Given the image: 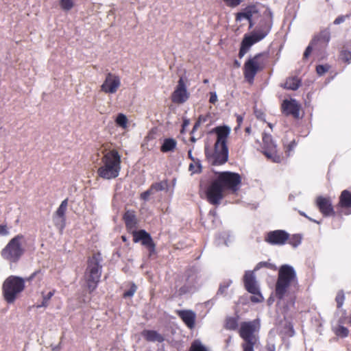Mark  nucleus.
<instances>
[{"label": "nucleus", "mask_w": 351, "mask_h": 351, "mask_svg": "<svg viewBox=\"0 0 351 351\" xmlns=\"http://www.w3.org/2000/svg\"><path fill=\"white\" fill-rule=\"evenodd\" d=\"M241 182V176L237 173L223 171L208 187L206 195L208 202L213 205H219L224 197L226 191L235 193Z\"/></svg>", "instance_id": "obj_1"}, {"label": "nucleus", "mask_w": 351, "mask_h": 351, "mask_svg": "<svg viewBox=\"0 0 351 351\" xmlns=\"http://www.w3.org/2000/svg\"><path fill=\"white\" fill-rule=\"evenodd\" d=\"M273 17L271 9L267 8L254 32L244 35L238 54L239 58H242L253 45L263 40L269 34L273 26Z\"/></svg>", "instance_id": "obj_2"}, {"label": "nucleus", "mask_w": 351, "mask_h": 351, "mask_svg": "<svg viewBox=\"0 0 351 351\" xmlns=\"http://www.w3.org/2000/svg\"><path fill=\"white\" fill-rule=\"evenodd\" d=\"M121 156L117 149H112L104 154L101 159V166L97 169L99 177L111 180L119 176L121 171Z\"/></svg>", "instance_id": "obj_3"}, {"label": "nucleus", "mask_w": 351, "mask_h": 351, "mask_svg": "<svg viewBox=\"0 0 351 351\" xmlns=\"http://www.w3.org/2000/svg\"><path fill=\"white\" fill-rule=\"evenodd\" d=\"M213 132L217 134V140L214 146V152L212 154V163L214 165L224 164L228 158V149L227 138L230 130L228 126H217L213 129Z\"/></svg>", "instance_id": "obj_4"}, {"label": "nucleus", "mask_w": 351, "mask_h": 351, "mask_svg": "<svg viewBox=\"0 0 351 351\" xmlns=\"http://www.w3.org/2000/svg\"><path fill=\"white\" fill-rule=\"evenodd\" d=\"M101 254H94L87 261L85 271V280L89 293L93 292L97 287L101 276L102 266L100 265Z\"/></svg>", "instance_id": "obj_5"}, {"label": "nucleus", "mask_w": 351, "mask_h": 351, "mask_svg": "<svg viewBox=\"0 0 351 351\" xmlns=\"http://www.w3.org/2000/svg\"><path fill=\"white\" fill-rule=\"evenodd\" d=\"M267 58L268 54L261 52L247 59L244 63L243 69L246 82L250 84L254 83L256 75L265 68Z\"/></svg>", "instance_id": "obj_6"}, {"label": "nucleus", "mask_w": 351, "mask_h": 351, "mask_svg": "<svg viewBox=\"0 0 351 351\" xmlns=\"http://www.w3.org/2000/svg\"><path fill=\"white\" fill-rule=\"evenodd\" d=\"M296 281V274L293 268L288 265H282L278 271V279L276 283V295L281 300L287 293L288 287L292 282Z\"/></svg>", "instance_id": "obj_7"}, {"label": "nucleus", "mask_w": 351, "mask_h": 351, "mask_svg": "<svg viewBox=\"0 0 351 351\" xmlns=\"http://www.w3.org/2000/svg\"><path fill=\"white\" fill-rule=\"evenodd\" d=\"M25 287L23 278L15 276H9L4 281L2 287L5 300L8 303H13L17 295L24 290Z\"/></svg>", "instance_id": "obj_8"}, {"label": "nucleus", "mask_w": 351, "mask_h": 351, "mask_svg": "<svg viewBox=\"0 0 351 351\" xmlns=\"http://www.w3.org/2000/svg\"><path fill=\"white\" fill-rule=\"evenodd\" d=\"M24 236L21 234L13 237L3 249L1 256L10 263H16L24 254V249L21 245V241Z\"/></svg>", "instance_id": "obj_9"}, {"label": "nucleus", "mask_w": 351, "mask_h": 351, "mask_svg": "<svg viewBox=\"0 0 351 351\" xmlns=\"http://www.w3.org/2000/svg\"><path fill=\"white\" fill-rule=\"evenodd\" d=\"M263 145L262 152L269 160L274 162H280L281 156L278 154L277 151V146L273 141L272 136L270 134L263 133L262 136Z\"/></svg>", "instance_id": "obj_10"}, {"label": "nucleus", "mask_w": 351, "mask_h": 351, "mask_svg": "<svg viewBox=\"0 0 351 351\" xmlns=\"http://www.w3.org/2000/svg\"><path fill=\"white\" fill-rule=\"evenodd\" d=\"M315 204L324 217L337 216V209L335 210L330 197L318 196L316 198Z\"/></svg>", "instance_id": "obj_11"}, {"label": "nucleus", "mask_w": 351, "mask_h": 351, "mask_svg": "<svg viewBox=\"0 0 351 351\" xmlns=\"http://www.w3.org/2000/svg\"><path fill=\"white\" fill-rule=\"evenodd\" d=\"M121 86L120 77L112 73H108L101 86V90L106 94H114Z\"/></svg>", "instance_id": "obj_12"}, {"label": "nucleus", "mask_w": 351, "mask_h": 351, "mask_svg": "<svg viewBox=\"0 0 351 351\" xmlns=\"http://www.w3.org/2000/svg\"><path fill=\"white\" fill-rule=\"evenodd\" d=\"M337 209V216L350 215L351 213V190H343L341 191L339 202L335 206Z\"/></svg>", "instance_id": "obj_13"}, {"label": "nucleus", "mask_w": 351, "mask_h": 351, "mask_svg": "<svg viewBox=\"0 0 351 351\" xmlns=\"http://www.w3.org/2000/svg\"><path fill=\"white\" fill-rule=\"evenodd\" d=\"M189 93L187 91L186 85L183 77H180L178 84L171 94V99L174 104H181L189 98Z\"/></svg>", "instance_id": "obj_14"}, {"label": "nucleus", "mask_w": 351, "mask_h": 351, "mask_svg": "<svg viewBox=\"0 0 351 351\" xmlns=\"http://www.w3.org/2000/svg\"><path fill=\"white\" fill-rule=\"evenodd\" d=\"M132 234L133 241L134 243L141 241V244L148 249L150 256L155 253L156 245L149 233L144 230H140L138 231L134 230L132 232Z\"/></svg>", "instance_id": "obj_15"}, {"label": "nucleus", "mask_w": 351, "mask_h": 351, "mask_svg": "<svg viewBox=\"0 0 351 351\" xmlns=\"http://www.w3.org/2000/svg\"><path fill=\"white\" fill-rule=\"evenodd\" d=\"M289 233L283 230L268 232L265 236V241L272 245H283L287 243Z\"/></svg>", "instance_id": "obj_16"}, {"label": "nucleus", "mask_w": 351, "mask_h": 351, "mask_svg": "<svg viewBox=\"0 0 351 351\" xmlns=\"http://www.w3.org/2000/svg\"><path fill=\"white\" fill-rule=\"evenodd\" d=\"M300 110V105L294 99H285L281 104V112L287 117L291 116L294 119H298Z\"/></svg>", "instance_id": "obj_17"}, {"label": "nucleus", "mask_w": 351, "mask_h": 351, "mask_svg": "<svg viewBox=\"0 0 351 351\" xmlns=\"http://www.w3.org/2000/svg\"><path fill=\"white\" fill-rule=\"evenodd\" d=\"M255 326L252 322H243L239 329V335L244 342L257 341V338L254 335Z\"/></svg>", "instance_id": "obj_18"}, {"label": "nucleus", "mask_w": 351, "mask_h": 351, "mask_svg": "<svg viewBox=\"0 0 351 351\" xmlns=\"http://www.w3.org/2000/svg\"><path fill=\"white\" fill-rule=\"evenodd\" d=\"M176 314L189 328L193 329L195 327L196 315L193 311L178 310L176 311Z\"/></svg>", "instance_id": "obj_19"}, {"label": "nucleus", "mask_w": 351, "mask_h": 351, "mask_svg": "<svg viewBox=\"0 0 351 351\" xmlns=\"http://www.w3.org/2000/svg\"><path fill=\"white\" fill-rule=\"evenodd\" d=\"M243 282L245 289L250 293H256L259 289L253 271H247L243 277Z\"/></svg>", "instance_id": "obj_20"}, {"label": "nucleus", "mask_w": 351, "mask_h": 351, "mask_svg": "<svg viewBox=\"0 0 351 351\" xmlns=\"http://www.w3.org/2000/svg\"><path fill=\"white\" fill-rule=\"evenodd\" d=\"M123 220L125 222L128 231L134 232L137 226V219L134 210H126L123 216Z\"/></svg>", "instance_id": "obj_21"}, {"label": "nucleus", "mask_w": 351, "mask_h": 351, "mask_svg": "<svg viewBox=\"0 0 351 351\" xmlns=\"http://www.w3.org/2000/svg\"><path fill=\"white\" fill-rule=\"evenodd\" d=\"M256 12H257V9L254 5H248L244 9L243 12H238L236 14V20L241 21L242 19H245L250 23V27H252L253 25L252 16Z\"/></svg>", "instance_id": "obj_22"}, {"label": "nucleus", "mask_w": 351, "mask_h": 351, "mask_svg": "<svg viewBox=\"0 0 351 351\" xmlns=\"http://www.w3.org/2000/svg\"><path fill=\"white\" fill-rule=\"evenodd\" d=\"M330 39V32L329 29L326 28L321 30L317 34L315 35L312 39V44L327 45Z\"/></svg>", "instance_id": "obj_23"}, {"label": "nucleus", "mask_w": 351, "mask_h": 351, "mask_svg": "<svg viewBox=\"0 0 351 351\" xmlns=\"http://www.w3.org/2000/svg\"><path fill=\"white\" fill-rule=\"evenodd\" d=\"M142 335L146 341L151 342L157 341L161 343L165 339L162 335L153 330H144L142 332Z\"/></svg>", "instance_id": "obj_24"}, {"label": "nucleus", "mask_w": 351, "mask_h": 351, "mask_svg": "<svg viewBox=\"0 0 351 351\" xmlns=\"http://www.w3.org/2000/svg\"><path fill=\"white\" fill-rule=\"evenodd\" d=\"M301 84V81L298 77H289L287 78L283 88L288 90H295Z\"/></svg>", "instance_id": "obj_25"}, {"label": "nucleus", "mask_w": 351, "mask_h": 351, "mask_svg": "<svg viewBox=\"0 0 351 351\" xmlns=\"http://www.w3.org/2000/svg\"><path fill=\"white\" fill-rule=\"evenodd\" d=\"M177 142L172 138H165L160 147V151L163 153L173 152L176 147Z\"/></svg>", "instance_id": "obj_26"}, {"label": "nucleus", "mask_w": 351, "mask_h": 351, "mask_svg": "<svg viewBox=\"0 0 351 351\" xmlns=\"http://www.w3.org/2000/svg\"><path fill=\"white\" fill-rule=\"evenodd\" d=\"M68 206V199H65L63 200L60 206L58 208L56 211V215L61 219V221L63 223V226H64L65 222V213Z\"/></svg>", "instance_id": "obj_27"}, {"label": "nucleus", "mask_w": 351, "mask_h": 351, "mask_svg": "<svg viewBox=\"0 0 351 351\" xmlns=\"http://www.w3.org/2000/svg\"><path fill=\"white\" fill-rule=\"evenodd\" d=\"M168 181L167 180H162L159 182L152 183L149 187L151 191L154 194L155 192L164 191L168 189Z\"/></svg>", "instance_id": "obj_28"}, {"label": "nucleus", "mask_w": 351, "mask_h": 351, "mask_svg": "<svg viewBox=\"0 0 351 351\" xmlns=\"http://www.w3.org/2000/svg\"><path fill=\"white\" fill-rule=\"evenodd\" d=\"M189 170L191 171L192 173H200L202 170L200 160L197 158L193 160L189 166Z\"/></svg>", "instance_id": "obj_29"}, {"label": "nucleus", "mask_w": 351, "mask_h": 351, "mask_svg": "<svg viewBox=\"0 0 351 351\" xmlns=\"http://www.w3.org/2000/svg\"><path fill=\"white\" fill-rule=\"evenodd\" d=\"M56 290L53 289L49 291L47 294L45 295L42 293L43 301L40 304L37 305V308L47 307L49 305V302L55 294Z\"/></svg>", "instance_id": "obj_30"}, {"label": "nucleus", "mask_w": 351, "mask_h": 351, "mask_svg": "<svg viewBox=\"0 0 351 351\" xmlns=\"http://www.w3.org/2000/svg\"><path fill=\"white\" fill-rule=\"evenodd\" d=\"M238 327V320L237 318L230 317L226 319L225 328L228 330H235Z\"/></svg>", "instance_id": "obj_31"}, {"label": "nucleus", "mask_w": 351, "mask_h": 351, "mask_svg": "<svg viewBox=\"0 0 351 351\" xmlns=\"http://www.w3.org/2000/svg\"><path fill=\"white\" fill-rule=\"evenodd\" d=\"M128 121V120L127 117L122 113H119L115 119L116 124L123 129H125L127 128Z\"/></svg>", "instance_id": "obj_32"}, {"label": "nucleus", "mask_w": 351, "mask_h": 351, "mask_svg": "<svg viewBox=\"0 0 351 351\" xmlns=\"http://www.w3.org/2000/svg\"><path fill=\"white\" fill-rule=\"evenodd\" d=\"M339 58L342 62L350 64L351 62V51L342 48L339 53Z\"/></svg>", "instance_id": "obj_33"}, {"label": "nucleus", "mask_w": 351, "mask_h": 351, "mask_svg": "<svg viewBox=\"0 0 351 351\" xmlns=\"http://www.w3.org/2000/svg\"><path fill=\"white\" fill-rule=\"evenodd\" d=\"M189 351H207V350L199 341L195 340L191 343Z\"/></svg>", "instance_id": "obj_34"}, {"label": "nucleus", "mask_w": 351, "mask_h": 351, "mask_svg": "<svg viewBox=\"0 0 351 351\" xmlns=\"http://www.w3.org/2000/svg\"><path fill=\"white\" fill-rule=\"evenodd\" d=\"M302 238L298 234H294L291 237L289 236L287 243L293 247H297L301 243Z\"/></svg>", "instance_id": "obj_35"}, {"label": "nucleus", "mask_w": 351, "mask_h": 351, "mask_svg": "<svg viewBox=\"0 0 351 351\" xmlns=\"http://www.w3.org/2000/svg\"><path fill=\"white\" fill-rule=\"evenodd\" d=\"M60 5L63 10H70L74 5L72 0H60Z\"/></svg>", "instance_id": "obj_36"}, {"label": "nucleus", "mask_w": 351, "mask_h": 351, "mask_svg": "<svg viewBox=\"0 0 351 351\" xmlns=\"http://www.w3.org/2000/svg\"><path fill=\"white\" fill-rule=\"evenodd\" d=\"M335 334L342 338L346 337L349 335V330L343 326H339L335 330Z\"/></svg>", "instance_id": "obj_37"}, {"label": "nucleus", "mask_w": 351, "mask_h": 351, "mask_svg": "<svg viewBox=\"0 0 351 351\" xmlns=\"http://www.w3.org/2000/svg\"><path fill=\"white\" fill-rule=\"evenodd\" d=\"M252 295L250 298V301L253 303H261L263 302L264 298L261 293L259 289H257V292L256 293H252Z\"/></svg>", "instance_id": "obj_38"}, {"label": "nucleus", "mask_w": 351, "mask_h": 351, "mask_svg": "<svg viewBox=\"0 0 351 351\" xmlns=\"http://www.w3.org/2000/svg\"><path fill=\"white\" fill-rule=\"evenodd\" d=\"M345 300V295L343 291H339L335 298V301L337 302V307L340 308L342 307L343 302Z\"/></svg>", "instance_id": "obj_39"}, {"label": "nucleus", "mask_w": 351, "mask_h": 351, "mask_svg": "<svg viewBox=\"0 0 351 351\" xmlns=\"http://www.w3.org/2000/svg\"><path fill=\"white\" fill-rule=\"evenodd\" d=\"M136 290H137L136 285L134 283H132L130 289L123 293V297L124 298H131L136 293Z\"/></svg>", "instance_id": "obj_40"}, {"label": "nucleus", "mask_w": 351, "mask_h": 351, "mask_svg": "<svg viewBox=\"0 0 351 351\" xmlns=\"http://www.w3.org/2000/svg\"><path fill=\"white\" fill-rule=\"evenodd\" d=\"M297 145L296 142L295 140L291 141L285 148V152L287 155V156H289L291 154V152L294 150Z\"/></svg>", "instance_id": "obj_41"}, {"label": "nucleus", "mask_w": 351, "mask_h": 351, "mask_svg": "<svg viewBox=\"0 0 351 351\" xmlns=\"http://www.w3.org/2000/svg\"><path fill=\"white\" fill-rule=\"evenodd\" d=\"M329 69H330V66L328 64H325V65L319 64L316 66V71H317V74L319 75H324L327 71H328Z\"/></svg>", "instance_id": "obj_42"}, {"label": "nucleus", "mask_w": 351, "mask_h": 351, "mask_svg": "<svg viewBox=\"0 0 351 351\" xmlns=\"http://www.w3.org/2000/svg\"><path fill=\"white\" fill-rule=\"evenodd\" d=\"M256 341L243 342L242 343V348L243 351H254V346Z\"/></svg>", "instance_id": "obj_43"}, {"label": "nucleus", "mask_w": 351, "mask_h": 351, "mask_svg": "<svg viewBox=\"0 0 351 351\" xmlns=\"http://www.w3.org/2000/svg\"><path fill=\"white\" fill-rule=\"evenodd\" d=\"M225 4L230 8L238 6L243 2V0H223Z\"/></svg>", "instance_id": "obj_44"}, {"label": "nucleus", "mask_w": 351, "mask_h": 351, "mask_svg": "<svg viewBox=\"0 0 351 351\" xmlns=\"http://www.w3.org/2000/svg\"><path fill=\"white\" fill-rule=\"evenodd\" d=\"M315 45V44H312V40H311L310 44L306 48V49L304 51V55H303V58L304 59H307L309 57V56L311 55V52L313 51V47Z\"/></svg>", "instance_id": "obj_45"}, {"label": "nucleus", "mask_w": 351, "mask_h": 351, "mask_svg": "<svg viewBox=\"0 0 351 351\" xmlns=\"http://www.w3.org/2000/svg\"><path fill=\"white\" fill-rule=\"evenodd\" d=\"M205 119L202 117V116H199L198 117V119L194 124L192 131L191 132V134H193L200 126L202 121H204Z\"/></svg>", "instance_id": "obj_46"}, {"label": "nucleus", "mask_w": 351, "mask_h": 351, "mask_svg": "<svg viewBox=\"0 0 351 351\" xmlns=\"http://www.w3.org/2000/svg\"><path fill=\"white\" fill-rule=\"evenodd\" d=\"M349 16H350L349 15H341V16H339L338 17H337L335 19V20L334 21L333 23L335 25H339V24H340L341 23H343L347 18H349Z\"/></svg>", "instance_id": "obj_47"}, {"label": "nucleus", "mask_w": 351, "mask_h": 351, "mask_svg": "<svg viewBox=\"0 0 351 351\" xmlns=\"http://www.w3.org/2000/svg\"><path fill=\"white\" fill-rule=\"evenodd\" d=\"M152 192L151 191L150 189L149 188L147 191L142 193L140 195L141 199L147 201L149 199V197L152 195Z\"/></svg>", "instance_id": "obj_48"}, {"label": "nucleus", "mask_w": 351, "mask_h": 351, "mask_svg": "<svg viewBox=\"0 0 351 351\" xmlns=\"http://www.w3.org/2000/svg\"><path fill=\"white\" fill-rule=\"evenodd\" d=\"M263 267L271 269L273 267V265L271 263H267V262H260L256 266L255 269H258Z\"/></svg>", "instance_id": "obj_49"}, {"label": "nucleus", "mask_w": 351, "mask_h": 351, "mask_svg": "<svg viewBox=\"0 0 351 351\" xmlns=\"http://www.w3.org/2000/svg\"><path fill=\"white\" fill-rule=\"evenodd\" d=\"M189 124H190V121L189 119H184L183 120L182 125V130L180 131V132L182 134L185 132L186 128L188 127Z\"/></svg>", "instance_id": "obj_50"}, {"label": "nucleus", "mask_w": 351, "mask_h": 351, "mask_svg": "<svg viewBox=\"0 0 351 351\" xmlns=\"http://www.w3.org/2000/svg\"><path fill=\"white\" fill-rule=\"evenodd\" d=\"M217 101V96L216 93H210L209 102L213 104H215Z\"/></svg>", "instance_id": "obj_51"}, {"label": "nucleus", "mask_w": 351, "mask_h": 351, "mask_svg": "<svg viewBox=\"0 0 351 351\" xmlns=\"http://www.w3.org/2000/svg\"><path fill=\"white\" fill-rule=\"evenodd\" d=\"M236 117H237V127L235 128V130H237V128L241 127V125L243 123V117L242 115L236 114Z\"/></svg>", "instance_id": "obj_52"}, {"label": "nucleus", "mask_w": 351, "mask_h": 351, "mask_svg": "<svg viewBox=\"0 0 351 351\" xmlns=\"http://www.w3.org/2000/svg\"><path fill=\"white\" fill-rule=\"evenodd\" d=\"M8 234V228L5 225H0V234L6 235Z\"/></svg>", "instance_id": "obj_53"}, {"label": "nucleus", "mask_w": 351, "mask_h": 351, "mask_svg": "<svg viewBox=\"0 0 351 351\" xmlns=\"http://www.w3.org/2000/svg\"><path fill=\"white\" fill-rule=\"evenodd\" d=\"M40 272V271H34V273H32L31 274V276L27 279V280H32L34 278L36 277V276L37 275V274H38Z\"/></svg>", "instance_id": "obj_54"}, {"label": "nucleus", "mask_w": 351, "mask_h": 351, "mask_svg": "<svg viewBox=\"0 0 351 351\" xmlns=\"http://www.w3.org/2000/svg\"><path fill=\"white\" fill-rule=\"evenodd\" d=\"M188 158L191 160V161L195 160V158L192 155V150L189 149L188 152Z\"/></svg>", "instance_id": "obj_55"}, {"label": "nucleus", "mask_w": 351, "mask_h": 351, "mask_svg": "<svg viewBox=\"0 0 351 351\" xmlns=\"http://www.w3.org/2000/svg\"><path fill=\"white\" fill-rule=\"evenodd\" d=\"M228 287V285H226V286H220L219 287V291H221V293L223 292Z\"/></svg>", "instance_id": "obj_56"}, {"label": "nucleus", "mask_w": 351, "mask_h": 351, "mask_svg": "<svg viewBox=\"0 0 351 351\" xmlns=\"http://www.w3.org/2000/svg\"><path fill=\"white\" fill-rule=\"evenodd\" d=\"M234 65L235 67L239 68V67H240L241 64L238 60H235L234 62Z\"/></svg>", "instance_id": "obj_57"}, {"label": "nucleus", "mask_w": 351, "mask_h": 351, "mask_svg": "<svg viewBox=\"0 0 351 351\" xmlns=\"http://www.w3.org/2000/svg\"><path fill=\"white\" fill-rule=\"evenodd\" d=\"M245 132L247 133V134H250L251 132V128L250 127H247L245 130Z\"/></svg>", "instance_id": "obj_58"}, {"label": "nucleus", "mask_w": 351, "mask_h": 351, "mask_svg": "<svg viewBox=\"0 0 351 351\" xmlns=\"http://www.w3.org/2000/svg\"><path fill=\"white\" fill-rule=\"evenodd\" d=\"M299 213H300V215L304 216V217H306V218H308V219H309L311 220V219H310L308 217H307V216L305 215V213H303V212H302V211H300V212H299Z\"/></svg>", "instance_id": "obj_59"}, {"label": "nucleus", "mask_w": 351, "mask_h": 351, "mask_svg": "<svg viewBox=\"0 0 351 351\" xmlns=\"http://www.w3.org/2000/svg\"><path fill=\"white\" fill-rule=\"evenodd\" d=\"M191 141H192V142H193V143H194V142H195V141H196V139H195L193 136H191Z\"/></svg>", "instance_id": "obj_60"}, {"label": "nucleus", "mask_w": 351, "mask_h": 351, "mask_svg": "<svg viewBox=\"0 0 351 351\" xmlns=\"http://www.w3.org/2000/svg\"><path fill=\"white\" fill-rule=\"evenodd\" d=\"M348 324L351 325V315H350L348 319Z\"/></svg>", "instance_id": "obj_61"}, {"label": "nucleus", "mask_w": 351, "mask_h": 351, "mask_svg": "<svg viewBox=\"0 0 351 351\" xmlns=\"http://www.w3.org/2000/svg\"><path fill=\"white\" fill-rule=\"evenodd\" d=\"M203 82L204 84H207V83H208V79H205V80H204Z\"/></svg>", "instance_id": "obj_62"}, {"label": "nucleus", "mask_w": 351, "mask_h": 351, "mask_svg": "<svg viewBox=\"0 0 351 351\" xmlns=\"http://www.w3.org/2000/svg\"><path fill=\"white\" fill-rule=\"evenodd\" d=\"M123 241H125V237L124 236L122 237Z\"/></svg>", "instance_id": "obj_63"}, {"label": "nucleus", "mask_w": 351, "mask_h": 351, "mask_svg": "<svg viewBox=\"0 0 351 351\" xmlns=\"http://www.w3.org/2000/svg\"><path fill=\"white\" fill-rule=\"evenodd\" d=\"M274 347L273 346V348H272V350L271 351H274Z\"/></svg>", "instance_id": "obj_64"}]
</instances>
